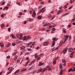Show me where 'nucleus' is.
Wrapping results in <instances>:
<instances>
[{"label": "nucleus", "mask_w": 75, "mask_h": 75, "mask_svg": "<svg viewBox=\"0 0 75 75\" xmlns=\"http://www.w3.org/2000/svg\"><path fill=\"white\" fill-rule=\"evenodd\" d=\"M23 35L22 34H20V35H17V38H18L20 40H23V41H24V40H26V37L25 36L24 37H23Z\"/></svg>", "instance_id": "obj_1"}, {"label": "nucleus", "mask_w": 75, "mask_h": 75, "mask_svg": "<svg viewBox=\"0 0 75 75\" xmlns=\"http://www.w3.org/2000/svg\"><path fill=\"white\" fill-rule=\"evenodd\" d=\"M68 37L69 36H67V35H66L64 37V42H62V41H61L60 42L61 43V44H62L63 43H65V41H67V40H68Z\"/></svg>", "instance_id": "obj_2"}, {"label": "nucleus", "mask_w": 75, "mask_h": 75, "mask_svg": "<svg viewBox=\"0 0 75 75\" xmlns=\"http://www.w3.org/2000/svg\"><path fill=\"white\" fill-rule=\"evenodd\" d=\"M46 70H47V68H45L43 69L41 68L39 70V71L37 72V73H39V72H44V71H45Z\"/></svg>", "instance_id": "obj_3"}, {"label": "nucleus", "mask_w": 75, "mask_h": 75, "mask_svg": "<svg viewBox=\"0 0 75 75\" xmlns=\"http://www.w3.org/2000/svg\"><path fill=\"white\" fill-rule=\"evenodd\" d=\"M13 69H12V67H9L8 68V70L10 71L8 73V74H10V73H11V72L12 71H13Z\"/></svg>", "instance_id": "obj_4"}, {"label": "nucleus", "mask_w": 75, "mask_h": 75, "mask_svg": "<svg viewBox=\"0 0 75 75\" xmlns=\"http://www.w3.org/2000/svg\"><path fill=\"white\" fill-rule=\"evenodd\" d=\"M48 44H49V42L46 41L43 44V45L44 46H47V45H48Z\"/></svg>", "instance_id": "obj_5"}, {"label": "nucleus", "mask_w": 75, "mask_h": 75, "mask_svg": "<svg viewBox=\"0 0 75 75\" xmlns=\"http://www.w3.org/2000/svg\"><path fill=\"white\" fill-rule=\"evenodd\" d=\"M45 10V9L44 8H43L39 11V12L40 13H44Z\"/></svg>", "instance_id": "obj_6"}, {"label": "nucleus", "mask_w": 75, "mask_h": 75, "mask_svg": "<svg viewBox=\"0 0 75 75\" xmlns=\"http://www.w3.org/2000/svg\"><path fill=\"white\" fill-rule=\"evenodd\" d=\"M67 48H66L63 51V54H65L66 53H67Z\"/></svg>", "instance_id": "obj_7"}, {"label": "nucleus", "mask_w": 75, "mask_h": 75, "mask_svg": "<svg viewBox=\"0 0 75 75\" xmlns=\"http://www.w3.org/2000/svg\"><path fill=\"white\" fill-rule=\"evenodd\" d=\"M62 12V10H59L57 12V14H58V15H59V14H61Z\"/></svg>", "instance_id": "obj_8"}, {"label": "nucleus", "mask_w": 75, "mask_h": 75, "mask_svg": "<svg viewBox=\"0 0 75 75\" xmlns=\"http://www.w3.org/2000/svg\"><path fill=\"white\" fill-rule=\"evenodd\" d=\"M26 36V40H28V39H30L31 38V36L29 35H28L27 36Z\"/></svg>", "instance_id": "obj_9"}, {"label": "nucleus", "mask_w": 75, "mask_h": 75, "mask_svg": "<svg viewBox=\"0 0 75 75\" xmlns=\"http://www.w3.org/2000/svg\"><path fill=\"white\" fill-rule=\"evenodd\" d=\"M55 24H52L51 25H50L49 27V28H52V27H55Z\"/></svg>", "instance_id": "obj_10"}, {"label": "nucleus", "mask_w": 75, "mask_h": 75, "mask_svg": "<svg viewBox=\"0 0 75 75\" xmlns=\"http://www.w3.org/2000/svg\"><path fill=\"white\" fill-rule=\"evenodd\" d=\"M32 17H34L35 16H36V13H35V11H34L33 12V14L32 15Z\"/></svg>", "instance_id": "obj_11"}, {"label": "nucleus", "mask_w": 75, "mask_h": 75, "mask_svg": "<svg viewBox=\"0 0 75 75\" xmlns=\"http://www.w3.org/2000/svg\"><path fill=\"white\" fill-rule=\"evenodd\" d=\"M8 10V6H5L3 8V10L4 11V10Z\"/></svg>", "instance_id": "obj_12"}, {"label": "nucleus", "mask_w": 75, "mask_h": 75, "mask_svg": "<svg viewBox=\"0 0 75 75\" xmlns=\"http://www.w3.org/2000/svg\"><path fill=\"white\" fill-rule=\"evenodd\" d=\"M35 60H33L32 62H31V63L29 64V65H31L33 63H34V62H35Z\"/></svg>", "instance_id": "obj_13"}, {"label": "nucleus", "mask_w": 75, "mask_h": 75, "mask_svg": "<svg viewBox=\"0 0 75 75\" xmlns=\"http://www.w3.org/2000/svg\"><path fill=\"white\" fill-rule=\"evenodd\" d=\"M5 26V25H4V23H2L1 24V28L3 29V28H4V27Z\"/></svg>", "instance_id": "obj_14"}, {"label": "nucleus", "mask_w": 75, "mask_h": 75, "mask_svg": "<svg viewBox=\"0 0 75 75\" xmlns=\"http://www.w3.org/2000/svg\"><path fill=\"white\" fill-rule=\"evenodd\" d=\"M25 47L24 46H22L21 47V50H24L25 49Z\"/></svg>", "instance_id": "obj_15"}, {"label": "nucleus", "mask_w": 75, "mask_h": 75, "mask_svg": "<svg viewBox=\"0 0 75 75\" xmlns=\"http://www.w3.org/2000/svg\"><path fill=\"white\" fill-rule=\"evenodd\" d=\"M0 45L1 48L4 47V44L3 43H0Z\"/></svg>", "instance_id": "obj_16"}, {"label": "nucleus", "mask_w": 75, "mask_h": 75, "mask_svg": "<svg viewBox=\"0 0 75 75\" xmlns=\"http://www.w3.org/2000/svg\"><path fill=\"white\" fill-rule=\"evenodd\" d=\"M44 63H42L41 62H40L39 63V67H40L41 65H44Z\"/></svg>", "instance_id": "obj_17"}, {"label": "nucleus", "mask_w": 75, "mask_h": 75, "mask_svg": "<svg viewBox=\"0 0 75 75\" xmlns=\"http://www.w3.org/2000/svg\"><path fill=\"white\" fill-rule=\"evenodd\" d=\"M62 63H65V62H66V61H65V59H62Z\"/></svg>", "instance_id": "obj_18"}, {"label": "nucleus", "mask_w": 75, "mask_h": 75, "mask_svg": "<svg viewBox=\"0 0 75 75\" xmlns=\"http://www.w3.org/2000/svg\"><path fill=\"white\" fill-rule=\"evenodd\" d=\"M56 40V38H54L52 39V40H53V42H55V41H57V40Z\"/></svg>", "instance_id": "obj_19"}, {"label": "nucleus", "mask_w": 75, "mask_h": 75, "mask_svg": "<svg viewBox=\"0 0 75 75\" xmlns=\"http://www.w3.org/2000/svg\"><path fill=\"white\" fill-rule=\"evenodd\" d=\"M6 15V13H4L2 14L1 15V17H4V16H5Z\"/></svg>", "instance_id": "obj_20"}, {"label": "nucleus", "mask_w": 75, "mask_h": 75, "mask_svg": "<svg viewBox=\"0 0 75 75\" xmlns=\"http://www.w3.org/2000/svg\"><path fill=\"white\" fill-rule=\"evenodd\" d=\"M38 18L39 20H41V19L42 18V16H39L38 17Z\"/></svg>", "instance_id": "obj_21"}, {"label": "nucleus", "mask_w": 75, "mask_h": 75, "mask_svg": "<svg viewBox=\"0 0 75 75\" xmlns=\"http://www.w3.org/2000/svg\"><path fill=\"white\" fill-rule=\"evenodd\" d=\"M11 36L12 37V38L13 39H14V38H16V36H14V35L13 34H12L11 35Z\"/></svg>", "instance_id": "obj_22"}, {"label": "nucleus", "mask_w": 75, "mask_h": 75, "mask_svg": "<svg viewBox=\"0 0 75 75\" xmlns=\"http://www.w3.org/2000/svg\"><path fill=\"white\" fill-rule=\"evenodd\" d=\"M48 17L49 18H51V17H52V16L51 15H49L48 16Z\"/></svg>", "instance_id": "obj_23"}, {"label": "nucleus", "mask_w": 75, "mask_h": 75, "mask_svg": "<svg viewBox=\"0 0 75 75\" xmlns=\"http://www.w3.org/2000/svg\"><path fill=\"white\" fill-rule=\"evenodd\" d=\"M63 32L64 33H66V29H63Z\"/></svg>", "instance_id": "obj_24"}, {"label": "nucleus", "mask_w": 75, "mask_h": 75, "mask_svg": "<svg viewBox=\"0 0 75 75\" xmlns=\"http://www.w3.org/2000/svg\"><path fill=\"white\" fill-rule=\"evenodd\" d=\"M72 69H72V70L73 71H75V67H72Z\"/></svg>", "instance_id": "obj_25"}, {"label": "nucleus", "mask_w": 75, "mask_h": 75, "mask_svg": "<svg viewBox=\"0 0 75 75\" xmlns=\"http://www.w3.org/2000/svg\"><path fill=\"white\" fill-rule=\"evenodd\" d=\"M16 54H17V52H14L13 53V54H12V55L13 57H14V55H15Z\"/></svg>", "instance_id": "obj_26"}, {"label": "nucleus", "mask_w": 75, "mask_h": 75, "mask_svg": "<svg viewBox=\"0 0 75 75\" xmlns=\"http://www.w3.org/2000/svg\"><path fill=\"white\" fill-rule=\"evenodd\" d=\"M55 45V42H53L52 47H54Z\"/></svg>", "instance_id": "obj_27"}, {"label": "nucleus", "mask_w": 75, "mask_h": 75, "mask_svg": "<svg viewBox=\"0 0 75 75\" xmlns=\"http://www.w3.org/2000/svg\"><path fill=\"white\" fill-rule=\"evenodd\" d=\"M70 52H72L73 51H74V49L72 48H70Z\"/></svg>", "instance_id": "obj_28"}, {"label": "nucleus", "mask_w": 75, "mask_h": 75, "mask_svg": "<svg viewBox=\"0 0 75 75\" xmlns=\"http://www.w3.org/2000/svg\"><path fill=\"white\" fill-rule=\"evenodd\" d=\"M55 15H54L53 16L52 19H51V20H53V19H54V18H55Z\"/></svg>", "instance_id": "obj_29"}, {"label": "nucleus", "mask_w": 75, "mask_h": 75, "mask_svg": "<svg viewBox=\"0 0 75 75\" xmlns=\"http://www.w3.org/2000/svg\"><path fill=\"white\" fill-rule=\"evenodd\" d=\"M63 72H64V70H61L60 71V73L61 74H63Z\"/></svg>", "instance_id": "obj_30"}, {"label": "nucleus", "mask_w": 75, "mask_h": 75, "mask_svg": "<svg viewBox=\"0 0 75 75\" xmlns=\"http://www.w3.org/2000/svg\"><path fill=\"white\" fill-rule=\"evenodd\" d=\"M16 4H18V5H19V6L20 5V3L19 2H16Z\"/></svg>", "instance_id": "obj_31"}, {"label": "nucleus", "mask_w": 75, "mask_h": 75, "mask_svg": "<svg viewBox=\"0 0 75 75\" xmlns=\"http://www.w3.org/2000/svg\"><path fill=\"white\" fill-rule=\"evenodd\" d=\"M72 68H70V69L69 70V72L72 71Z\"/></svg>", "instance_id": "obj_32"}, {"label": "nucleus", "mask_w": 75, "mask_h": 75, "mask_svg": "<svg viewBox=\"0 0 75 75\" xmlns=\"http://www.w3.org/2000/svg\"><path fill=\"white\" fill-rule=\"evenodd\" d=\"M60 68H62V64H61L60 65Z\"/></svg>", "instance_id": "obj_33"}, {"label": "nucleus", "mask_w": 75, "mask_h": 75, "mask_svg": "<svg viewBox=\"0 0 75 75\" xmlns=\"http://www.w3.org/2000/svg\"><path fill=\"white\" fill-rule=\"evenodd\" d=\"M43 40V38H41L40 39V41L42 42V41Z\"/></svg>", "instance_id": "obj_34"}, {"label": "nucleus", "mask_w": 75, "mask_h": 75, "mask_svg": "<svg viewBox=\"0 0 75 75\" xmlns=\"http://www.w3.org/2000/svg\"><path fill=\"white\" fill-rule=\"evenodd\" d=\"M75 18H73L72 20V21H71L72 22H74V21H75Z\"/></svg>", "instance_id": "obj_35"}, {"label": "nucleus", "mask_w": 75, "mask_h": 75, "mask_svg": "<svg viewBox=\"0 0 75 75\" xmlns=\"http://www.w3.org/2000/svg\"><path fill=\"white\" fill-rule=\"evenodd\" d=\"M28 62H26L25 63V67H27V65H28Z\"/></svg>", "instance_id": "obj_36"}, {"label": "nucleus", "mask_w": 75, "mask_h": 75, "mask_svg": "<svg viewBox=\"0 0 75 75\" xmlns=\"http://www.w3.org/2000/svg\"><path fill=\"white\" fill-rule=\"evenodd\" d=\"M12 45H13V46H15V45H16V44L14 43H13L12 44Z\"/></svg>", "instance_id": "obj_37"}, {"label": "nucleus", "mask_w": 75, "mask_h": 75, "mask_svg": "<svg viewBox=\"0 0 75 75\" xmlns=\"http://www.w3.org/2000/svg\"><path fill=\"white\" fill-rule=\"evenodd\" d=\"M51 69H51V67H50L49 68L48 70L51 71Z\"/></svg>", "instance_id": "obj_38"}, {"label": "nucleus", "mask_w": 75, "mask_h": 75, "mask_svg": "<svg viewBox=\"0 0 75 75\" xmlns=\"http://www.w3.org/2000/svg\"><path fill=\"white\" fill-rule=\"evenodd\" d=\"M35 42H33L32 44V46H33V45H34L35 44Z\"/></svg>", "instance_id": "obj_39"}, {"label": "nucleus", "mask_w": 75, "mask_h": 75, "mask_svg": "<svg viewBox=\"0 0 75 75\" xmlns=\"http://www.w3.org/2000/svg\"><path fill=\"white\" fill-rule=\"evenodd\" d=\"M8 31L9 32H10V30H11V28H9L8 29Z\"/></svg>", "instance_id": "obj_40"}, {"label": "nucleus", "mask_w": 75, "mask_h": 75, "mask_svg": "<svg viewBox=\"0 0 75 75\" xmlns=\"http://www.w3.org/2000/svg\"><path fill=\"white\" fill-rule=\"evenodd\" d=\"M17 57H18V56H15L14 58H15V59H17Z\"/></svg>", "instance_id": "obj_41"}, {"label": "nucleus", "mask_w": 75, "mask_h": 75, "mask_svg": "<svg viewBox=\"0 0 75 75\" xmlns=\"http://www.w3.org/2000/svg\"><path fill=\"white\" fill-rule=\"evenodd\" d=\"M6 47H10V44H8L6 45Z\"/></svg>", "instance_id": "obj_42"}, {"label": "nucleus", "mask_w": 75, "mask_h": 75, "mask_svg": "<svg viewBox=\"0 0 75 75\" xmlns=\"http://www.w3.org/2000/svg\"><path fill=\"white\" fill-rule=\"evenodd\" d=\"M62 8V6H60L59 8V9H60V10H61Z\"/></svg>", "instance_id": "obj_43"}, {"label": "nucleus", "mask_w": 75, "mask_h": 75, "mask_svg": "<svg viewBox=\"0 0 75 75\" xmlns=\"http://www.w3.org/2000/svg\"><path fill=\"white\" fill-rule=\"evenodd\" d=\"M33 19H29V21H33Z\"/></svg>", "instance_id": "obj_44"}, {"label": "nucleus", "mask_w": 75, "mask_h": 75, "mask_svg": "<svg viewBox=\"0 0 75 75\" xmlns=\"http://www.w3.org/2000/svg\"><path fill=\"white\" fill-rule=\"evenodd\" d=\"M71 3H72L74 1V0H70Z\"/></svg>", "instance_id": "obj_45"}, {"label": "nucleus", "mask_w": 75, "mask_h": 75, "mask_svg": "<svg viewBox=\"0 0 75 75\" xmlns=\"http://www.w3.org/2000/svg\"><path fill=\"white\" fill-rule=\"evenodd\" d=\"M53 62V64H56V61L55 60Z\"/></svg>", "instance_id": "obj_46"}, {"label": "nucleus", "mask_w": 75, "mask_h": 75, "mask_svg": "<svg viewBox=\"0 0 75 75\" xmlns=\"http://www.w3.org/2000/svg\"><path fill=\"white\" fill-rule=\"evenodd\" d=\"M41 4H44V2L42 1L40 3Z\"/></svg>", "instance_id": "obj_47"}, {"label": "nucleus", "mask_w": 75, "mask_h": 75, "mask_svg": "<svg viewBox=\"0 0 75 75\" xmlns=\"http://www.w3.org/2000/svg\"><path fill=\"white\" fill-rule=\"evenodd\" d=\"M10 56H8L7 57V58H8V59L10 58Z\"/></svg>", "instance_id": "obj_48"}, {"label": "nucleus", "mask_w": 75, "mask_h": 75, "mask_svg": "<svg viewBox=\"0 0 75 75\" xmlns=\"http://www.w3.org/2000/svg\"><path fill=\"white\" fill-rule=\"evenodd\" d=\"M50 25V23H48L46 24V25L47 26V25Z\"/></svg>", "instance_id": "obj_49"}, {"label": "nucleus", "mask_w": 75, "mask_h": 75, "mask_svg": "<svg viewBox=\"0 0 75 75\" xmlns=\"http://www.w3.org/2000/svg\"><path fill=\"white\" fill-rule=\"evenodd\" d=\"M72 8V7L70 6V7H69V10H70V9H71V8Z\"/></svg>", "instance_id": "obj_50"}, {"label": "nucleus", "mask_w": 75, "mask_h": 75, "mask_svg": "<svg viewBox=\"0 0 75 75\" xmlns=\"http://www.w3.org/2000/svg\"><path fill=\"white\" fill-rule=\"evenodd\" d=\"M32 44V42H29L28 44H29V45H31V44Z\"/></svg>", "instance_id": "obj_51"}, {"label": "nucleus", "mask_w": 75, "mask_h": 75, "mask_svg": "<svg viewBox=\"0 0 75 75\" xmlns=\"http://www.w3.org/2000/svg\"><path fill=\"white\" fill-rule=\"evenodd\" d=\"M52 30L53 31H55V28H52Z\"/></svg>", "instance_id": "obj_52"}, {"label": "nucleus", "mask_w": 75, "mask_h": 75, "mask_svg": "<svg viewBox=\"0 0 75 75\" xmlns=\"http://www.w3.org/2000/svg\"><path fill=\"white\" fill-rule=\"evenodd\" d=\"M74 52H73L72 53H71V54H70V55H73V54H74Z\"/></svg>", "instance_id": "obj_53"}, {"label": "nucleus", "mask_w": 75, "mask_h": 75, "mask_svg": "<svg viewBox=\"0 0 75 75\" xmlns=\"http://www.w3.org/2000/svg\"><path fill=\"white\" fill-rule=\"evenodd\" d=\"M23 71H26V69H23Z\"/></svg>", "instance_id": "obj_54"}, {"label": "nucleus", "mask_w": 75, "mask_h": 75, "mask_svg": "<svg viewBox=\"0 0 75 75\" xmlns=\"http://www.w3.org/2000/svg\"><path fill=\"white\" fill-rule=\"evenodd\" d=\"M64 15H65V16H67V15H68V13H65Z\"/></svg>", "instance_id": "obj_55"}, {"label": "nucleus", "mask_w": 75, "mask_h": 75, "mask_svg": "<svg viewBox=\"0 0 75 75\" xmlns=\"http://www.w3.org/2000/svg\"><path fill=\"white\" fill-rule=\"evenodd\" d=\"M59 48V47H57L56 48L55 50H58Z\"/></svg>", "instance_id": "obj_56"}, {"label": "nucleus", "mask_w": 75, "mask_h": 75, "mask_svg": "<svg viewBox=\"0 0 75 75\" xmlns=\"http://www.w3.org/2000/svg\"><path fill=\"white\" fill-rule=\"evenodd\" d=\"M34 55H35V56H37V55H37V53H35V54H34Z\"/></svg>", "instance_id": "obj_57"}, {"label": "nucleus", "mask_w": 75, "mask_h": 75, "mask_svg": "<svg viewBox=\"0 0 75 75\" xmlns=\"http://www.w3.org/2000/svg\"><path fill=\"white\" fill-rule=\"evenodd\" d=\"M28 51H31V49H30V48H28Z\"/></svg>", "instance_id": "obj_58"}, {"label": "nucleus", "mask_w": 75, "mask_h": 75, "mask_svg": "<svg viewBox=\"0 0 75 75\" xmlns=\"http://www.w3.org/2000/svg\"><path fill=\"white\" fill-rule=\"evenodd\" d=\"M55 50V48H52V51H54Z\"/></svg>", "instance_id": "obj_59"}, {"label": "nucleus", "mask_w": 75, "mask_h": 75, "mask_svg": "<svg viewBox=\"0 0 75 75\" xmlns=\"http://www.w3.org/2000/svg\"><path fill=\"white\" fill-rule=\"evenodd\" d=\"M31 69H34V66H32L31 67Z\"/></svg>", "instance_id": "obj_60"}, {"label": "nucleus", "mask_w": 75, "mask_h": 75, "mask_svg": "<svg viewBox=\"0 0 75 75\" xmlns=\"http://www.w3.org/2000/svg\"><path fill=\"white\" fill-rule=\"evenodd\" d=\"M68 27H71V25H68Z\"/></svg>", "instance_id": "obj_61"}, {"label": "nucleus", "mask_w": 75, "mask_h": 75, "mask_svg": "<svg viewBox=\"0 0 75 75\" xmlns=\"http://www.w3.org/2000/svg\"><path fill=\"white\" fill-rule=\"evenodd\" d=\"M3 73V71L0 72V75H2V74Z\"/></svg>", "instance_id": "obj_62"}, {"label": "nucleus", "mask_w": 75, "mask_h": 75, "mask_svg": "<svg viewBox=\"0 0 75 75\" xmlns=\"http://www.w3.org/2000/svg\"><path fill=\"white\" fill-rule=\"evenodd\" d=\"M35 58H38V55L37 56H35Z\"/></svg>", "instance_id": "obj_63"}, {"label": "nucleus", "mask_w": 75, "mask_h": 75, "mask_svg": "<svg viewBox=\"0 0 75 75\" xmlns=\"http://www.w3.org/2000/svg\"><path fill=\"white\" fill-rule=\"evenodd\" d=\"M26 23H27V21H25L24 22V24H26Z\"/></svg>", "instance_id": "obj_64"}]
</instances>
